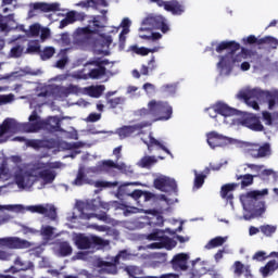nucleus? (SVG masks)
I'll list each match as a JSON object with an SVG mask.
<instances>
[{
  "label": "nucleus",
  "mask_w": 278,
  "mask_h": 278,
  "mask_svg": "<svg viewBox=\"0 0 278 278\" xmlns=\"http://www.w3.org/2000/svg\"><path fill=\"white\" fill-rule=\"evenodd\" d=\"M8 210L9 212H23L25 207L21 204H9L4 206H0V210Z\"/></svg>",
  "instance_id": "obj_56"
},
{
  "label": "nucleus",
  "mask_w": 278,
  "mask_h": 278,
  "mask_svg": "<svg viewBox=\"0 0 278 278\" xmlns=\"http://www.w3.org/2000/svg\"><path fill=\"white\" fill-rule=\"evenodd\" d=\"M75 244L76 247H78V249L85 251L87 249H92V247H108V244H110V241L104 240L101 237H88L86 235L80 233L76 236Z\"/></svg>",
  "instance_id": "obj_7"
},
{
  "label": "nucleus",
  "mask_w": 278,
  "mask_h": 278,
  "mask_svg": "<svg viewBox=\"0 0 278 278\" xmlns=\"http://www.w3.org/2000/svg\"><path fill=\"white\" fill-rule=\"evenodd\" d=\"M121 260H123V262L129 260V252H127V250H121L116 256L110 257L109 261H101L99 266L104 268V270H108L111 275H116V273H118V264H121Z\"/></svg>",
  "instance_id": "obj_8"
},
{
  "label": "nucleus",
  "mask_w": 278,
  "mask_h": 278,
  "mask_svg": "<svg viewBox=\"0 0 278 278\" xmlns=\"http://www.w3.org/2000/svg\"><path fill=\"white\" fill-rule=\"evenodd\" d=\"M155 164H157V157L153 155H146L138 162L140 168H151L152 166H155Z\"/></svg>",
  "instance_id": "obj_35"
},
{
  "label": "nucleus",
  "mask_w": 278,
  "mask_h": 278,
  "mask_svg": "<svg viewBox=\"0 0 278 278\" xmlns=\"http://www.w3.org/2000/svg\"><path fill=\"white\" fill-rule=\"evenodd\" d=\"M58 253L60 257H68L73 255V247H71L68 241H62L59 243Z\"/></svg>",
  "instance_id": "obj_34"
},
{
  "label": "nucleus",
  "mask_w": 278,
  "mask_h": 278,
  "mask_svg": "<svg viewBox=\"0 0 278 278\" xmlns=\"http://www.w3.org/2000/svg\"><path fill=\"white\" fill-rule=\"evenodd\" d=\"M10 177V169L5 165L0 166V179H8Z\"/></svg>",
  "instance_id": "obj_62"
},
{
  "label": "nucleus",
  "mask_w": 278,
  "mask_h": 278,
  "mask_svg": "<svg viewBox=\"0 0 278 278\" xmlns=\"http://www.w3.org/2000/svg\"><path fill=\"white\" fill-rule=\"evenodd\" d=\"M108 73V68H105V65H101L98 68H92L88 73L90 79H100V77H104V75Z\"/></svg>",
  "instance_id": "obj_38"
},
{
  "label": "nucleus",
  "mask_w": 278,
  "mask_h": 278,
  "mask_svg": "<svg viewBox=\"0 0 278 278\" xmlns=\"http://www.w3.org/2000/svg\"><path fill=\"white\" fill-rule=\"evenodd\" d=\"M24 53L27 55H34V53H40V42H38V40L29 41L28 47Z\"/></svg>",
  "instance_id": "obj_41"
},
{
  "label": "nucleus",
  "mask_w": 278,
  "mask_h": 278,
  "mask_svg": "<svg viewBox=\"0 0 278 278\" xmlns=\"http://www.w3.org/2000/svg\"><path fill=\"white\" fill-rule=\"evenodd\" d=\"M94 188H116L118 186V181H103V180H97L93 182Z\"/></svg>",
  "instance_id": "obj_51"
},
{
  "label": "nucleus",
  "mask_w": 278,
  "mask_h": 278,
  "mask_svg": "<svg viewBox=\"0 0 278 278\" xmlns=\"http://www.w3.org/2000/svg\"><path fill=\"white\" fill-rule=\"evenodd\" d=\"M146 127H149V124H146V122L143 121L132 126H123L117 129V134L119 138H129L130 136H134L136 131H140V129H144Z\"/></svg>",
  "instance_id": "obj_18"
},
{
  "label": "nucleus",
  "mask_w": 278,
  "mask_h": 278,
  "mask_svg": "<svg viewBox=\"0 0 278 278\" xmlns=\"http://www.w3.org/2000/svg\"><path fill=\"white\" fill-rule=\"evenodd\" d=\"M241 125L243 127H248V129H252V131H264V125L260 121V117L249 114L241 119Z\"/></svg>",
  "instance_id": "obj_16"
},
{
  "label": "nucleus",
  "mask_w": 278,
  "mask_h": 278,
  "mask_svg": "<svg viewBox=\"0 0 278 278\" xmlns=\"http://www.w3.org/2000/svg\"><path fill=\"white\" fill-rule=\"evenodd\" d=\"M270 175H273L274 179H277V173H275V170L273 169H261V173L254 176L266 181V179H268Z\"/></svg>",
  "instance_id": "obj_49"
},
{
  "label": "nucleus",
  "mask_w": 278,
  "mask_h": 278,
  "mask_svg": "<svg viewBox=\"0 0 278 278\" xmlns=\"http://www.w3.org/2000/svg\"><path fill=\"white\" fill-rule=\"evenodd\" d=\"M260 229L264 236H266L267 238H270V236H273V233H275V231H277V226L263 225L260 227Z\"/></svg>",
  "instance_id": "obj_52"
},
{
  "label": "nucleus",
  "mask_w": 278,
  "mask_h": 278,
  "mask_svg": "<svg viewBox=\"0 0 278 278\" xmlns=\"http://www.w3.org/2000/svg\"><path fill=\"white\" fill-rule=\"evenodd\" d=\"M134 200L137 201L138 205L142 207V204H140V199H143V201H151L153 197H155L152 192L150 191H142L140 189L134 190Z\"/></svg>",
  "instance_id": "obj_31"
},
{
  "label": "nucleus",
  "mask_w": 278,
  "mask_h": 278,
  "mask_svg": "<svg viewBox=\"0 0 278 278\" xmlns=\"http://www.w3.org/2000/svg\"><path fill=\"white\" fill-rule=\"evenodd\" d=\"M104 90H105V86H103V85L90 87L89 94H90V97H94V99H99V97H101V94H103Z\"/></svg>",
  "instance_id": "obj_46"
},
{
  "label": "nucleus",
  "mask_w": 278,
  "mask_h": 278,
  "mask_svg": "<svg viewBox=\"0 0 278 278\" xmlns=\"http://www.w3.org/2000/svg\"><path fill=\"white\" fill-rule=\"evenodd\" d=\"M268 257H270L269 254L266 256V252L258 251L252 256V260H255L256 262H264L265 260H268Z\"/></svg>",
  "instance_id": "obj_61"
},
{
  "label": "nucleus",
  "mask_w": 278,
  "mask_h": 278,
  "mask_svg": "<svg viewBox=\"0 0 278 278\" xmlns=\"http://www.w3.org/2000/svg\"><path fill=\"white\" fill-rule=\"evenodd\" d=\"M248 155L254 160H262L263 157H269L273 155L270 143L265 142L262 146L260 143H252L247 149Z\"/></svg>",
  "instance_id": "obj_9"
},
{
  "label": "nucleus",
  "mask_w": 278,
  "mask_h": 278,
  "mask_svg": "<svg viewBox=\"0 0 278 278\" xmlns=\"http://www.w3.org/2000/svg\"><path fill=\"white\" fill-rule=\"evenodd\" d=\"M225 242H227V238L215 237L206 243L205 249H207V250L217 249V247H223V244H225Z\"/></svg>",
  "instance_id": "obj_39"
},
{
  "label": "nucleus",
  "mask_w": 278,
  "mask_h": 278,
  "mask_svg": "<svg viewBox=\"0 0 278 278\" xmlns=\"http://www.w3.org/2000/svg\"><path fill=\"white\" fill-rule=\"evenodd\" d=\"M0 247H8L9 249H29V247H31V243L21 238L9 237L0 239Z\"/></svg>",
  "instance_id": "obj_13"
},
{
  "label": "nucleus",
  "mask_w": 278,
  "mask_h": 278,
  "mask_svg": "<svg viewBox=\"0 0 278 278\" xmlns=\"http://www.w3.org/2000/svg\"><path fill=\"white\" fill-rule=\"evenodd\" d=\"M28 211L31 212L33 214H48L49 213V208H47L42 204L30 205V206H28Z\"/></svg>",
  "instance_id": "obj_50"
},
{
  "label": "nucleus",
  "mask_w": 278,
  "mask_h": 278,
  "mask_svg": "<svg viewBox=\"0 0 278 278\" xmlns=\"http://www.w3.org/2000/svg\"><path fill=\"white\" fill-rule=\"evenodd\" d=\"M210 269L205 266V262H195L192 264V268L189 273L190 278H201L203 275H207Z\"/></svg>",
  "instance_id": "obj_24"
},
{
  "label": "nucleus",
  "mask_w": 278,
  "mask_h": 278,
  "mask_svg": "<svg viewBox=\"0 0 278 278\" xmlns=\"http://www.w3.org/2000/svg\"><path fill=\"white\" fill-rule=\"evenodd\" d=\"M33 10H40V12H60L59 3H47V2H36L33 4Z\"/></svg>",
  "instance_id": "obj_28"
},
{
  "label": "nucleus",
  "mask_w": 278,
  "mask_h": 278,
  "mask_svg": "<svg viewBox=\"0 0 278 278\" xmlns=\"http://www.w3.org/2000/svg\"><path fill=\"white\" fill-rule=\"evenodd\" d=\"M194 180H193V186L194 188L199 189V188H203V184H205V179H207V173L203 174H199V172L194 170Z\"/></svg>",
  "instance_id": "obj_40"
},
{
  "label": "nucleus",
  "mask_w": 278,
  "mask_h": 278,
  "mask_svg": "<svg viewBox=\"0 0 278 278\" xmlns=\"http://www.w3.org/2000/svg\"><path fill=\"white\" fill-rule=\"evenodd\" d=\"M150 225H154L155 227H162L164 225V216L156 214L150 219Z\"/></svg>",
  "instance_id": "obj_57"
},
{
  "label": "nucleus",
  "mask_w": 278,
  "mask_h": 278,
  "mask_svg": "<svg viewBox=\"0 0 278 278\" xmlns=\"http://www.w3.org/2000/svg\"><path fill=\"white\" fill-rule=\"evenodd\" d=\"M116 197L117 199H123V197H131L134 199V191L129 189V184L121 185L117 188Z\"/></svg>",
  "instance_id": "obj_37"
},
{
  "label": "nucleus",
  "mask_w": 278,
  "mask_h": 278,
  "mask_svg": "<svg viewBox=\"0 0 278 278\" xmlns=\"http://www.w3.org/2000/svg\"><path fill=\"white\" fill-rule=\"evenodd\" d=\"M188 260H190L188 254L178 253L174 255L169 264L174 270H188Z\"/></svg>",
  "instance_id": "obj_17"
},
{
  "label": "nucleus",
  "mask_w": 278,
  "mask_h": 278,
  "mask_svg": "<svg viewBox=\"0 0 278 278\" xmlns=\"http://www.w3.org/2000/svg\"><path fill=\"white\" fill-rule=\"evenodd\" d=\"M90 210L91 212H98V210H104V212L97 214L92 213L86 215V211ZM108 212H110V203L101 201V199H93L90 202L83 203L80 207V213L83 216L90 218H97L98 220H102L103 223H108L110 220V216H108Z\"/></svg>",
  "instance_id": "obj_5"
},
{
  "label": "nucleus",
  "mask_w": 278,
  "mask_h": 278,
  "mask_svg": "<svg viewBox=\"0 0 278 278\" xmlns=\"http://www.w3.org/2000/svg\"><path fill=\"white\" fill-rule=\"evenodd\" d=\"M43 127H45V122H30V123L24 124L23 129L27 134H36L40 131V129H43Z\"/></svg>",
  "instance_id": "obj_32"
},
{
  "label": "nucleus",
  "mask_w": 278,
  "mask_h": 278,
  "mask_svg": "<svg viewBox=\"0 0 278 278\" xmlns=\"http://www.w3.org/2000/svg\"><path fill=\"white\" fill-rule=\"evenodd\" d=\"M35 168L36 170H40L38 173V177L43 180V184H53V181H55V177H58V174L55 173V170L47 168V164L37 163L35 165Z\"/></svg>",
  "instance_id": "obj_14"
},
{
  "label": "nucleus",
  "mask_w": 278,
  "mask_h": 278,
  "mask_svg": "<svg viewBox=\"0 0 278 278\" xmlns=\"http://www.w3.org/2000/svg\"><path fill=\"white\" fill-rule=\"evenodd\" d=\"M73 186H92V179H89L88 175H86V170L84 168H79L76 175V178L72 182Z\"/></svg>",
  "instance_id": "obj_27"
},
{
  "label": "nucleus",
  "mask_w": 278,
  "mask_h": 278,
  "mask_svg": "<svg viewBox=\"0 0 278 278\" xmlns=\"http://www.w3.org/2000/svg\"><path fill=\"white\" fill-rule=\"evenodd\" d=\"M25 53V43L24 42H15L11 48L9 55L10 58L18 59L23 56Z\"/></svg>",
  "instance_id": "obj_33"
},
{
  "label": "nucleus",
  "mask_w": 278,
  "mask_h": 278,
  "mask_svg": "<svg viewBox=\"0 0 278 278\" xmlns=\"http://www.w3.org/2000/svg\"><path fill=\"white\" fill-rule=\"evenodd\" d=\"M144 144H147L149 153H153L154 149H161V151H164L165 153H167V155H170V157H173V153L170 152V150H168V148H166L164 143L160 142V140L155 139V137L151 135L149 136V141H144Z\"/></svg>",
  "instance_id": "obj_21"
},
{
  "label": "nucleus",
  "mask_w": 278,
  "mask_h": 278,
  "mask_svg": "<svg viewBox=\"0 0 278 278\" xmlns=\"http://www.w3.org/2000/svg\"><path fill=\"white\" fill-rule=\"evenodd\" d=\"M233 275L236 277L244 276V278H255L251 271V265H244L240 261L233 263Z\"/></svg>",
  "instance_id": "obj_20"
},
{
  "label": "nucleus",
  "mask_w": 278,
  "mask_h": 278,
  "mask_svg": "<svg viewBox=\"0 0 278 278\" xmlns=\"http://www.w3.org/2000/svg\"><path fill=\"white\" fill-rule=\"evenodd\" d=\"M154 260H157V264H166V262H168V254L162 252L155 253Z\"/></svg>",
  "instance_id": "obj_58"
},
{
  "label": "nucleus",
  "mask_w": 278,
  "mask_h": 278,
  "mask_svg": "<svg viewBox=\"0 0 278 278\" xmlns=\"http://www.w3.org/2000/svg\"><path fill=\"white\" fill-rule=\"evenodd\" d=\"M108 168H118V165L112 160L103 161L101 164V170H108Z\"/></svg>",
  "instance_id": "obj_60"
},
{
  "label": "nucleus",
  "mask_w": 278,
  "mask_h": 278,
  "mask_svg": "<svg viewBox=\"0 0 278 278\" xmlns=\"http://www.w3.org/2000/svg\"><path fill=\"white\" fill-rule=\"evenodd\" d=\"M128 51H131V53H135L136 55H149V48L138 47V45L130 46Z\"/></svg>",
  "instance_id": "obj_45"
},
{
  "label": "nucleus",
  "mask_w": 278,
  "mask_h": 278,
  "mask_svg": "<svg viewBox=\"0 0 278 278\" xmlns=\"http://www.w3.org/2000/svg\"><path fill=\"white\" fill-rule=\"evenodd\" d=\"M62 121L58 116L49 117L46 122H43V129H47L51 134H55V131H62Z\"/></svg>",
  "instance_id": "obj_23"
},
{
  "label": "nucleus",
  "mask_w": 278,
  "mask_h": 278,
  "mask_svg": "<svg viewBox=\"0 0 278 278\" xmlns=\"http://www.w3.org/2000/svg\"><path fill=\"white\" fill-rule=\"evenodd\" d=\"M206 142L211 149H216L217 147H227V144H231V138L225 137L216 131L206 134Z\"/></svg>",
  "instance_id": "obj_12"
},
{
  "label": "nucleus",
  "mask_w": 278,
  "mask_h": 278,
  "mask_svg": "<svg viewBox=\"0 0 278 278\" xmlns=\"http://www.w3.org/2000/svg\"><path fill=\"white\" fill-rule=\"evenodd\" d=\"M153 186L161 192H174V194H177V181L170 177H157L154 179Z\"/></svg>",
  "instance_id": "obj_10"
},
{
  "label": "nucleus",
  "mask_w": 278,
  "mask_h": 278,
  "mask_svg": "<svg viewBox=\"0 0 278 278\" xmlns=\"http://www.w3.org/2000/svg\"><path fill=\"white\" fill-rule=\"evenodd\" d=\"M238 188V184L232 182V184H226L222 186L220 189V197L222 199H226V201H233V190Z\"/></svg>",
  "instance_id": "obj_29"
},
{
  "label": "nucleus",
  "mask_w": 278,
  "mask_h": 278,
  "mask_svg": "<svg viewBox=\"0 0 278 278\" xmlns=\"http://www.w3.org/2000/svg\"><path fill=\"white\" fill-rule=\"evenodd\" d=\"M165 11L170 12L174 16H181L186 12V7L177 0L167 1Z\"/></svg>",
  "instance_id": "obj_22"
},
{
  "label": "nucleus",
  "mask_w": 278,
  "mask_h": 278,
  "mask_svg": "<svg viewBox=\"0 0 278 278\" xmlns=\"http://www.w3.org/2000/svg\"><path fill=\"white\" fill-rule=\"evenodd\" d=\"M123 103H125V98L123 97H117L108 100V105H110L111 110H116V108H118V105H123Z\"/></svg>",
  "instance_id": "obj_53"
},
{
  "label": "nucleus",
  "mask_w": 278,
  "mask_h": 278,
  "mask_svg": "<svg viewBox=\"0 0 278 278\" xmlns=\"http://www.w3.org/2000/svg\"><path fill=\"white\" fill-rule=\"evenodd\" d=\"M237 99L243 100L244 103L253 110H260V104L257 103L260 99H265L268 103V110H275V108H278V90L264 91L257 88L248 89L245 91H240L237 94Z\"/></svg>",
  "instance_id": "obj_2"
},
{
  "label": "nucleus",
  "mask_w": 278,
  "mask_h": 278,
  "mask_svg": "<svg viewBox=\"0 0 278 278\" xmlns=\"http://www.w3.org/2000/svg\"><path fill=\"white\" fill-rule=\"evenodd\" d=\"M241 52L236 55L237 51ZM215 51L217 53H223V51H228L227 55H220L219 56V65L225 64V60L227 58H231L232 64H236L237 62H242V60H247L248 58H253V55H256L257 52L253 50H249L247 48H241L240 43L237 41H222L217 45L215 48Z\"/></svg>",
  "instance_id": "obj_3"
},
{
  "label": "nucleus",
  "mask_w": 278,
  "mask_h": 278,
  "mask_svg": "<svg viewBox=\"0 0 278 278\" xmlns=\"http://www.w3.org/2000/svg\"><path fill=\"white\" fill-rule=\"evenodd\" d=\"M265 194H268V189H263L262 191L254 190L247 193L248 199H254L257 201L260 197H265Z\"/></svg>",
  "instance_id": "obj_54"
},
{
  "label": "nucleus",
  "mask_w": 278,
  "mask_h": 278,
  "mask_svg": "<svg viewBox=\"0 0 278 278\" xmlns=\"http://www.w3.org/2000/svg\"><path fill=\"white\" fill-rule=\"evenodd\" d=\"M26 147H30L31 149H40V147H42V141L38 139H28L26 140Z\"/></svg>",
  "instance_id": "obj_59"
},
{
  "label": "nucleus",
  "mask_w": 278,
  "mask_h": 278,
  "mask_svg": "<svg viewBox=\"0 0 278 278\" xmlns=\"http://www.w3.org/2000/svg\"><path fill=\"white\" fill-rule=\"evenodd\" d=\"M108 64H110V61L108 59L101 60V58L89 60L86 63L87 66H97V68L99 66H108Z\"/></svg>",
  "instance_id": "obj_47"
},
{
  "label": "nucleus",
  "mask_w": 278,
  "mask_h": 278,
  "mask_svg": "<svg viewBox=\"0 0 278 278\" xmlns=\"http://www.w3.org/2000/svg\"><path fill=\"white\" fill-rule=\"evenodd\" d=\"M161 92L167 96L175 94V92H177V85L175 84L163 85L161 87Z\"/></svg>",
  "instance_id": "obj_48"
},
{
  "label": "nucleus",
  "mask_w": 278,
  "mask_h": 278,
  "mask_svg": "<svg viewBox=\"0 0 278 278\" xmlns=\"http://www.w3.org/2000/svg\"><path fill=\"white\" fill-rule=\"evenodd\" d=\"M59 92L62 97H68L70 94H79L81 89L77 85H70L68 87H61Z\"/></svg>",
  "instance_id": "obj_36"
},
{
  "label": "nucleus",
  "mask_w": 278,
  "mask_h": 278,
  "mask_svg": "<svg viewBox=\"0 0 278 278\" xmlns=\"http://www.w3.org/2000/svg\"><path fill=\"white\" fill-rule=\"evenodd\" d=\"M96 47H101V49H105V47H110L112 45V36L102 35L99 39L94 41Z\"/></svg>",
  "instance_id": "obj_42"
},
{
  "label": "nucleus",
  "mask_w": 278,
  "mask_h": 278,
  "mask_svg": "<svg viewBox=\"0 0 278 278\" xmlns=\"http://www.w3.org/2000/svg\"><path fill=\"white\" fill-rule=\"evenodd\" d=\"M148 24H150L153 29H161L162 34H167L170 30V27L166 23V18L162 15L149 17Z\"/></svg>",
  "instance_id": "obj_19"
},
{
  "label": "nucleus",
  "mask_w": 278,
  "mask_h": 278,
  "mask_svg": "<svg viewBox=\"0 0 278 278\" xmlns=\"http://www.w3.org/2000/svg\"><path fill=\"white\" fill-rule=\"evenodd\" d=\"M216 112L217 114H220V116H238L239 112L237 109L230 108L229 105L217 102L216 104Z\"/></svg>",
  "instance_id": "obj_25"
},
{
  "label": "nucleus",
  "mask_w": 278,
  "mask_h": 278,
  "mask_svg": "<svg viewBox=\"0 0 278 278\" xmlns=\"http://www.w3.org/2000/svg\"><path fill=\"white\" fill-rule=\"evenodd\" d=\"M29 177H33L31 173L24 169H18L14 176L16 186H18V188H25V186H27V179H29Z\"/></svg>",
  "instance_id": "obj_26"
},
{
  "label": "nucleus",
  "mask_w": 278,
  "mask_h": 278,
  "mask_svg": "<svg viewBox=\"0 0 278 278\" xmlns=\"http://www.w3.org/2000/svg\"><path fill=\"white\" fill-rule=\"evenodd\" d=\"M29 34L33 37L40 36V26L38 24L30 25Z\"/></svg>",
  "instance_id": "obj_63"
},
{
  "label": "nucleus",
  "mask_w": 278,
  "mask_h": 278,
  "mask_svg": "<svg viewBox=\"0 0 278 278\" xmlns=\"http://www.w3.org/2000/svg\"><path fill=\"white\" fill-rule=\"evenodd\" d=\"M178 231H184V226L180 225L176 230H172L170 228H166L165 230L154 229L151 233L148 235V240L157 241L150 244L151 249H166L167 251H173L175 247H177V241L167 237L165 233H169V236H175Z\"/></svg>",
  "instance_id": "obj_4"
},
{
  "label": "nucleus",
  "mask_w": 278,
  "mask_h": 278,
  "mask_svg": "<svg viewBox=\"0 0 278 278\" xmlns=\"http://www.w3.org/2000/svg\"><path fill=\"white\" fill-rule=\"evenodd\" d=\"M261 45H268L271 49H277L278 47V39L273 36H265L260 38Z\"/></svg>",
  "instance_id": "obj_44"
},
{
  "label": "nucleus",
  "mask_w": 278,
  "mask_h": 278,
  "mask_svg": "<svg viewBox=\"0 0 278 278\" xmlns=\"http://www.w3.org/2000/svg\"><path fill=\"white\" fill-rule=\"evenodd\" d=\"M16 119L14 118H5L0 125V144H3L10 140V136L8 134H14L16 131Z\"/></svg>",
  "instance_id": "obj_11"
},
{
  "label": "nucleus",
  "mask_w": 278,
  "mask_h": 278,
  "mask_svg": "<svg viewBox=\"0 0 278 278\" xmlns=\"http://www.w3.org/2000/svg\"><path fill=\"white\" fill-rule=\"evenodd\" d=\"M242 45H244V47H251L253 45H257V47L262 46V42H260V38L255 37V35H250L248 37H243L241 39Z\"/></svg>",
  "instance_id": "obj_43"
},
{
  "label": "nucleus",
  "mask_w": 278,
  "mask_h": 278,
  "mask_svg": "<svg viewBox=\"0 0 278 278\" xmlns=\"http://www.w3.org/2000/svg\"><path fill=\"white\" fill-rule=\"evenodd\" d=\"M237 185L241 186L242 190H244V188H249V186H253V179H255V175H251V174H244V175H237L236 176Z\"/></svg>",
  "instance_id": "obj_30"
},
{
  "label": "nucleus",
  "mask_w": 278,
  "mask_h": 278,
  "mask_svg": "<svg viewBox=\"0 0 278 278\" xmlns=\"http://www.w3.org/2000/svg\"><path fill=\"white\" fill-rule=\"evenodd\" d=\"M269 257H276V260L268 261L265 266L260 268V273L263 278L270 277L275 275V271L278 270V252H270Z\"/></svg>",
  "instance_id": "obj_15"
},
{
  "label": "nucleus",
  "mask_w": 278,
  "mask_h": 278,
  "mask_svg": "<svg viewBox=\"0 0 278 278\" xmlns=\"http://www.w3.org/2000/svg\"><path fill=\"white\" fill-rule=\"evenodd\" d=\"M137 116H140L151 127L157 121H169L173 116V106L168 102L151 100L148 103V109H140L137 111Z\"/></svg>",
  "instance_id": "obj_1"
},
{
  "label": "nucleus",
  "mask_w": 278,
  "mask_h": 278,
  "mask_svg": "<svg viewBox=\"0 0 278 278\" xmlns=\"http://www.w3.org/2000/svg\"><path fill=\"white\" fill-rule=\"evenodd\" d=\"M52 55H55V48H53V47H47L40 53L41 60H51Z\"/></svg>",
  "instance_id": "obj_55"
},
{
  "label": "nucleus",
  "mask_w": 278,
  "mask_h": 278,
  "mask_svg": "<svg viewBox=\"0 0 278 278\" xmlns=\"http://www.w3.org/2000/svg\"><path fill=\"white\" fill-rule=\"evenodd\" d=\"M0 31H8V17L0 14Z\"/></svg>",
  "instance_id": "obj_64"
},
{
  "label": "nucleus",
  "mask_w": 278,
  "mask_h": 278,
  "mask_svg": "<svg viewBox=\"0 0 278 278\" xmlns=\"http://www.w3.org/2000/svg\"><path fill=\"white\" fill-rule=\"evenodd\" d=\"M99 18H101V15L93 16L92 21L89 22L87 27L77 29L78 42H81L83 45L90 43V40H92V34H97L99 29L103 28V25Z\"/></svg>",
  "instance_id": "obj_6"
}]
</instances>
